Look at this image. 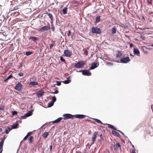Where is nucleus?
I'll return each mask as SVG.
<instances>
[{"mask_svg": "<svg viewBox=\"0 0 153 153\" xmlns=\"http://www.w3.org/2000/svg\"><path fill=\"white\" fill-rule=\"evenodd\" d=\"M76 72H82V74L84 75L90 76L91 75V73L89 70H80L79 71H77Z\"/></svg>", "mask_w": 153, "mask_h": 153, "instance_id": "1", "label": "nucleus"}, {"mask_svg": "<svg viewBox=\"0 0 153 153\" xmlns=\"http://www.w3.org/2000/svg\"><path fill=\"white\" fill-rule=\"evenodd\" d=\"M91 31L92 33L96 34H100L101 32L100 29L96 27H92Z\"/></svg>", "mask_w": 153, "mask_h": 153, "instance_id": "2", "label": "nucleus"}, {"mask_svg": "<svg viewBox=\"0 0 153 153\" xmlns=\"http://www.w3.org/2000/svg\"><path fill=\"white\" fill-rule=\"evenodd\" d=\"M84 65L83 61H79L75 65L74 67L77 68H82Z\"/></svg>", "mask_w": 153, "mask_h": 153, "instance_id": "3", "label": "nucleus"}, {"mask_svg": "<svg viewBox=\"0 0 153 153\" xmlns=\"http://www.w3.org/2000/svg\"><path fill=\"white\" fill-rule=\"evenodd\" d=\"M130 60L128 57H127L125 58H122L120 59V62L124 63H128Z\"/></svg>", "mask_w": 153, "mask_h": 153, "instance_id": "4", "label": "nucleus"}, {"mask_svg": "<svg viewBox=\"0 0 153 153\" xmlns=\"http://www.w3.org/2000/svg\"><path fill=\"white\" fill-rule=\"evenodd\" d=\"M50 29V26L49 24L48 25L42 27L40 28L39 30L41 31H47Z\"/></svg>", "mask_w": 153, "mask_h": 153, "instance_id": "5", "label": "nucleus"}, {"mask_svg": "<svg viewBox=\"0 0 153 153\" xmlns=\"http://www.w3.org/2000/svg\"><path fill=\"white\" fill-rule=\"evenodd\" d=\"M22 87V84L20 83H19L16 84V87L14 88L19 91L21 90Z\"/></svg>", "mask_w": 153, "mask_h": 153, "instance_id": "6", "label": "nucleus"}, {"mask_svg": "<svg viewBox=\"0 0 153 153\" xmlns=\"http://www.w3.org/2000/svg\"><path fill=\"white\" fill-rule=\"evenodd\" d=\"M98 133L97 131L94 132L93 133V136L92 137V144L94 143L96 139V137L97 134Z\"/></svg>", "mask_w": 153, "mask_h": 153, "instance_id": "7", "label": "nucleus"}, {"mask_svg": "<svg viewBox=\"0 0 153 153\" xmlns=\"http://www.w3.org/2000/svg\"><path fill=\"white\" fill-rule=\"evenodd\" d=\"M63 116L65 117V119H66L71 118L73 117L74 116L70 114H63Z\"/></svg>", "mask_w": 153, "mask_h": 153, "instance_id": "8", "label": "nucleus"}, {"mask_svg": "<svg viewBox=\"0 0 153 153\" xmlns=\"http://www.w3.org/2000/svg\"><path fill=\"white\" fill-rule=\"evenodd\" d=\"M64 54L66 57H69L71 56L70 52L68 50H65L64 51Z\"/></svg>", "mask_w": 153, "mask_h": 153, "instance_id": "9", "label": "nucleus"}, {"mask_svg": "<svg viewBox=\"0 0 153 153\" xmlns=\"http://www.w3.org/2000/svg\"><path fill=\"white\" fill-rule=\"evenodd\" d=\"M76 118L82 119L85 116V115L83 114H76L74 116Z\"/></svg>", "mask_w": 153, "mask_h": 153, "instance_id": "10", "label": "nucleus"}, {"mask_svg": "<svg viewBox=\"0 0 153 153\" xmlns=\"http://www.w3.org/2000/svg\"><path fill=\"white\" fill-rule=\"evenodd\" d=\"M44 93L43 91H40L37 93V96L38 97H40L43 95Z\"/></svg>", "mask_w": 153, "mask_h": 153, "instance_id": "11", "label": "nucleus"}, {"mask_svg": "<svg viewBox=\"0 0 153 153\" xmlns=\"http://www.w3.org/2000/svg\"><path fill=\"white\" fill-rule=\"evenodd\" d=\"M114 148L115 150L117 151L118 150V147H120L121 146L120 144L119 143H117L114 145Z\"/></svg>", "mask_w": 153, "mask_h": 153, "instance_id": "12", "label": "nucleus"}, {"mask_svg": "<svg viewBox=\"0 0 153 153\" xmlns=\"http://www.w3.org/2000/svg\"><path fill=\"white\" fill-rule=\"evenodd\" d=\"M98 66V65H97V63L94 62L92 64L91 66L90 67V68H89V69L90 70L94 69H95V68H97Z\"/></svg>", "mask_w": 153, "mask_h": 153, "instance_id": "13", "label": "nucleus"}, {"mask_svg": "<svg viewBox=\"0 0 153 153\" xmlns=\"http://www.w3.org/2000/svg\"><path fill=\"white\" fill-rule=\"evenodd\" d=\"M134 52L135 54L139 56L140 54V51L137 48H134Z\"/></svg>", "mask_w": 153, "mask_h": 153, "instance_id": "14", "label": "nucleus"}, {"mask_svg": "<svg viewBox=\"0 0 153 153\" xmlns=\"http://www.w3.org/2000/svg\"><path fill=\"white\" fill-rule=\"evenodd\" d=\"M30 39H32L33 41L35 42L36 40H38L39 38L36 37H33V36H31L30 37Z\"/></svg>", "mask_w": 153, "mask_h": 153, "instance_id": "15", "label": "nucleus"}, {"mask_svg": "<svg viewBox=\"0 0 153 153\" xmlns=\"http://www.w3.org/2000/svg\"><path fill=\"white\" fill-rule=\"evenodd\" d=\"M29 85H31L33 86H34L35 85H38V83L36 82H31L29 83Z\"/></svg>", "mask_w": 153, "mask_h": 153, "instance_id": "16", "label": "nucleus"}, {"mask_svg": "<svg viewBox=\"0 0 153 153\" xmlns=\"http://www.w3.org/2000/svg\"><path fill=\"white\" fill-rule=\"evenodd\" d=\"M116 28L115 26H114L111 30V34H114L116 33Z\"/></svg>", "mask_w": 153, "mask_h": 153, "instance_id": "17", "label": "nucleus"}, {"mask_svg": "<svg viewBox=\"0 0 153 153\" xmlns=\"http://www.w3.org/2000/svg\"><path fill=\"white\" fill-rule=\"evenodd\" d=\"M62 119V117H59L55 120L53 121L52 123H59L60 122Z\"/></svg>", "mask_w": 153, "mask_h": 153, "instance_id": "18", "label": "nucleus"}, {"mask_svg": "<svg viewBox=\"0 0 153 153\" xmlns=\"http://www.w3.org/2000/svg\"><path fill=\"white\" fill-rule=\"evenodd\" d=\"M18 125V123L17 121H16L15 123H14L12 126V128L13 129H15L17 128Z\"/></svg>", "mask_w": 153, "mask_h": 153, "instance_id": "19", "label": "nucleus"}, {"mask_svg": "<svg viewBox=\"0 0 153 153\" xmlns=\"http://www.w3.org/2000/svg\"><path fill=\"white\" fill-rule=\"evenodd\" d=\"M112 134L114 136L118 137L120 135V134L116 132L115 131L112 130L111 131Z\"/></svg>", "mask_w": 153, "mask_h": 153, "instance_id": "20", "label": "nucleus"}, {"mask_svg": "<svg viewBox=\"0 0 153 153\" xmlns=\"http://www.w3.org/2000/svg\"><path fill=\"white\" fill-rule=\"evenodd\" d=\"M32 112L31 111H29L27 113H26L25 115V116L26 117H29L31 115H32Z\"/></svg>", "mask_w": 153, "mask_h": 153, "instance_id": "21", "label": "nucleus"}, {"mask_svg": "<svg viewBox=\"0 0 153 153\" xmlns=\"http://www.w3.org/2000/svg\"><path fill=\"white\" fill-rule=\"evenodd\" d=\"M67 8L64 7L62 9V13L64 14H67Z\"/></svg>", "mask_w": 153, "mask_h": 153, "instance_id": "22", "label": "nucleus"}, {"mask_svg": "<svg viewBox=\"0 0 153 153\" xmlns=\"http://www.w3.org/2000/svg\"><path fill=\"white\" fill-rule=\"evenodd\" d=\"M11 129L9 127H8L5 129V133L6 134H8L9 132L11 131Z\"/></svg>", "mask_w": 153, "mask_h": 153, "instance_id": "23", "label": "nucleus"}, {"mask_svg": "<svg viewBox=\"0 0 153 153\" xmlns=\"http://www.w3.org/2000/svg\"><path fill=\"white\" fill-rule=\"evenodd\" d=\"M54 103L51 101L48 103V107H50L53 105Z\"/></svg>", "mask_w": 153, "mask_h": 153, "instance_id": "24", "label": "nucleus"}, {"mask_svg": "<svg viewBox=\"0 0 153 153\" xmlns=\"http://www.w3.org/2000/svg\"><path fill=\"white\" fill-rule=\"evenodd\" d=\"M48 135L49 134L48 132H45L43 134L42 136L45 138H46Z\"/></svg>", "mask_w": 153, "mask_h": 153, "instance_id": "25", "label": "nucleus"}, {"mask_svg": "<svg viewBox=\"0 0 153 153\" xmlns=\"http://www.w3.org/2000/svg\"><path fill=\"white\" fill-rule=\"evenodd\" d=\"M93 120L97 123H100L101 124H103L99 120L97 119L94 118Z\"/></svg>", "mask_w": 153, "mask_h": 153, "instance_id": "26", "label": "nucleus"}, {"mask_svg": "<svg viewBox=\"0 0 153 153\" xmlns=\"http://www.w3.org/2000/svg\"><path fill=\"white\" fill-rule=\"evenodd\" d=\"M107 124L108 126V128H111L112 129H113L114 130H117L116 129V128L113 126L112 125H111V124Z\"/></svg>", "mask_w": 153, "mask_h": 153, "instance_id": "27", "label": "nucleus"}, {"mask_svg": "<svg viewBox=\"0 0 153 153\" xmlns=\"http://www.w3.org/2000/svg\"><path fill=\"white\" fill-rule=\"evenodd\" d=\"M122 55V53L120 51H118L117 53L116 54V56L117 57H120Z\"/></svg>", "mask_w": 153, "mask_h": 153, "instance_id": "28", "label": "nucleus"}, {"mask_svg": "<svg viewBox=\"0 0 153 153\" xmlns=\"http://www.w3.org/2000/svg\"><path fill=\"white\" fill-rule=\"evenodd\" d=\"M71 81V80L68 79H67V80H65L63 81V82L64 84H68L69 83H70Z\"/></svg>", "mask_w": 153, "mask_h": 153, "instance_id": "29", "label": "nucleus"}, {"mask_svg": "<svg viewBox=\"0 0 153 153\" xmlns=\"http://www.w3.org/2000/svg\"><path fill=\"white\" fill-rule=\"evenodd\" d=\"M100 21V16H97L96 17V22L98 23Z\"/></svg>", "mask_w": 153, "mask_h": 153, "instance_id": "30", "label": "nucleus"}, {"mask_svg": "<svg viewBox=\"0 0 153 153\" xmlns=\"http://www.w3.org/2000/svg\"><path fill=\"white\" fill-rule=\"evenodd\" d=\"M33 137L31 136H30V137L28 138V140L30 143H32V141L33 140Z\"/></svg>", "mask_w": 153, "mask_h": 153, "instance_id": "31", "label": "nucleus"}, {"mask_svg": "<svg viewBox=\"0 0 153 153\" xmlns=\"http://www.w3.org/2000/svg\"><path fill=\"white\" fill-rule=\"evenodd\" d=\"M48 16L49 18L51 19V20H53V18L52 14L50 13L48 14Z\"/></svg>", "mask_w": 153, "mask_h": 153, "instance_id": "32", "label": "nucleus"}, {"mask_svg": "<svg viewBox=\"0 0 153 153\" xmlns=\"http://www.w3.org/2000/svg\"><path fill=\"white\" fill-rule=\"evenodd\" d=\"M32 53V52L31 51H27L26 52L25 54L27 56H29Z\"/></svg>", "mask_w": 153, "mask_h": 153, "instance_id": "33", "label": "nucleus"}, {"mask_svg": "<svg viewBox=\"0 0 153 153\" xmlns=\"http://www.w3.org/2000/svg\"><path fill=\"white\" fill-rule=\"evenodd\" d=\"M4 141V139L2 140L0 143V146L3 147V143Z\"/></svg>", "mask_w": 153, "mask_h": 153, "instance_id": "34", "label": "nucleus"}, {"mask_svg": "<svg viewBox=\"0 0 153 153\" xmlns=\"http://www.w3.org/2000/svg\"><path fill=\"white\" fill-rule=\"evenodd\" d=\"M56 101V97L55 96H53V97L51 101L54 103L55 101Z\"/></svg>", "mask_w": 153, "mask_h": 153, "instance_id": "35", "label": "nucleus"}, {"mask_svg": "<svg viewBox=\"0 0 153 153\" xmlns=\"http://www.w3.org/2000/svg\"><path fill=\"white\" fill-rule=\"evenodd\" d=\"M51 29L53 31H54V27L53 25V24H52L51 25Z\"/></svg>", "mask_w": 153, "mask_h": 153, "instance_id": "36", "label": "nucleus"}, {"mask_svg": "<svg viewBox=\"0 0 153 153\" xmlns=\"http://www.w3.org/2000/svg\"><path fill=\"white\" fill-rule=\"evenodd\" d=\"M56 85H57V86H59L61 85V82L60 81H56Z\"/></svg>", "mask_w": 153, "mask_h": 153, "instance_id": "37", "label": "nucleus"}, {"mask_svg": "<svg viewBox=\"0 0 153 153\" xmlns=\"http://www.w3.org/2000/svg\"><path fill=\"white\" fill-rule=\"evenodd\" d=\"M60 60L62 62H64L65 61V59L63 58L62 56L60 57Z\"/></svg>", "mask_w": 153, "mask_h": 153, "instance_id": "38", "label": "nucleus"}, {"mask_svg": "<svg viewBox=\"0 0 153 153\" xmlns=\"http://www.w3.org/2000/svg\"><path fill=\"white\" fill-rule=\"evenodd\" d=\"M18 6H15L14 7L13 9V10H15L18 9Z\"/></svg>", "mask_w": 153, "mask_h": 153, "instance_id": "39", "label": "nucleus"}, {"mask_svg": "<svg viewBox=\"0 0 153 153\" xmlns=\"http://www.w3.org/2000/svg\"><path fill=\"white\" fill-rule=\"evenodd\" d=\"M18 75L20 76H22L24 75V74L22 73H20L18 74Z\"/></svg>", "mask_w": 153, "mask_h": 153, "instance_id": "40", "label": "nucleus"}, {"mask_svg": "<svg viewBox=\"0 0 153 153\" xmlns=\"http://www.w3.org/2000/svg\"><path fill=\"white\" fill-rule=\"evenodd\" d=\"M55 91L54 92L53 94H57L59 93V91L55 89Z\"/></svg>", "mask_w": 153, "mask_h": 153, "instance_id": "41", "label": "nucleus"}, {"mask_svg": "<svg viewBox=\"0 0 153 153\" xmlns=\"http://www.w3.org/2000/svg\"><path fill=\"white\" fill-rule=\"evenodd\" d=\"M17 114V112L16 111H14L13 112V114L14 115H16Z\"/></svg>", "mask_w": 153, "mask_h": 153, "instance_id": "42", "label": "nucleus"}, {"mask_svg": "<svg viewBox=\"0 0 153 153\" xmlns=\"http://www.w3.org/2000/svg\"><path fill=\"white\" fill-rule=\"evenodd\" d=\"M31 134V132H29L27 133L26 136L28 137L29 136H30Z\"/></svg>", "mask_w": 153, "mask_h": 153, "instance_id": "43", "label": "nucleus"}, {"mask_svg": "<svg viewBox=\"0 0 153 153\" xmlns=\"http://www.w3.org/2000/svg\"><path fill=\"white\" fill-rule=\"evenodd\" d=\"M13 76L11 74L9 75L7 78V79H8L10 78H11Z\"/></svg>", "mask_w": 153, "mask_h": 153, "instance_id": "44", "label": "nucleus"}, {"mask_svg": "<svg viewBox=\"0 0 153 153\" xmlns=\"http://www.w3.org/2000/svg\"><path fill=\"white\" fill-rule=\"evenodd\" d=\"M71 33V31L70 30H69L68 31V33L67 34V35L68 36H70V34Z\"/></svg>", "mask_w": 153, "mask_h": 153, "instance_id": "45", "label": "nucleus"}, {"mask_svg": "<svg viewBox=\"0 0 153 153\" xmlns=\"http://www.w3.org/2000/svg\"><path fill=\"white\" fill-rule=\"evenodd\" d=\"M2 148H3V147H0V150H1L0 153H2Z\"/></svg>", "mask_w": 153, "mask_h": 153, "instance_id": "46", "label": "nucleus"}, {"mask_svg": "<svg viewBox=\"0 0 153 153\" xmlns=\"http://www.w3.org/2000/svg\"><path fill=\"white\" fill-rule=\"evenodd\" d=\"M28 137L26 135L24 138L23 140H26L27 138Z\"/></svg>", "mask_w": 153, "mask_h": 153, "instance_id": "47", "label": "nucleus"}, {"mask_svg": "<svg viewBox=\"0 0 153 153\" xmlns=\"http://www.w3.org/2000/svg\"><path fill=\"white\" fill-rule=\"evenodd\" d=\"M4 109V107L1 106L0 107V110H3Z\"/></svg>", "mask_w": 153, "mask_h": 153, "instance_id": "48", "label": "nucleus"}, {"mask_svg": "<svg viewBox=\"0 0 153 153\" xmlns=\"http://www.w3.org/2000/svg\"><path fill=\"white\" fill-rule=\"evenodd\" d=\"M140 37L141 39H144L145 38V37L144 36H143L142 35L140 36Z\"/></svg>", "mask_w": 153, "mask_h": 153, "instance_id": "49", "label": "nucleus"}, {"mask_svg": "<svg viewBox=\"0 0 153 153\" xmlns=\"http://www.w3.org/2000/svg\"><path fill=\"white\" fill-rule=\"evenodd\" d=\"M100 139L102 140H103L102 136V134H101L100 135Z\"/></svg>", "mask_w": 153, "mask_h": 153, "instance_id": "50", "label": "nucleus"}, {"mask_svg": "<svg viewBox=\"0 0 153 153\" xmlns=\"http://www.w3.org/2000/svg\"><path fill=\"white\" fill-rule=\"evenodd\" d=\"M53 44H51L50 46V49H51L53 47Z\"/></svg>", "mask_w": 153, "mask_h": 153, "instance_id": "51", "label": "nucleus"}, {"mask_svg": "<svg viewBox=\"0 0 153 153\" xmlns=\"http://www.w3.org/2000/svg\"><path fill=\"white\" fill-rule=\"evenodd\" d=\"M52 147H53V146H52V145H51L50 146V150H51L52 149Z\"/></svg>", "mask_w": 153, "mask_h": 153, "instance_id": "52", "label": "nucleus"}, {"mask_svg": "<svg viewBox=\"0 0 153 153\" xmlns=\"http://www.w3.org/2000/svg\"><path fill=\"white\" fill-rule=\"evenodd\" d=\"M133 46V45L132 44H130V47L131 48Z\"/></svg>", "mask_w": 153, "mask_h": 153, "instance_id": "53", "label": "nucleus"}, {"mask_svg": "<svg viewBox=\"0 0 153 153\" xmlns=\"http://www.w3.org/2000/svg\"><path fill=\"white\" fill-rule=\"evenodd\" d=\"M85 53L87 55L88 54V51L87 50H85Z\"/></svg>", "mask_w": 153, "mask_h": 153, "instance_id": "54", "label": "nucleus"}, {"mask_svg": "<svg viewBox=\"0 0 153 153\" xmlns=\"http://www.w3.org/2000/svg\"><path fill=\"white\" fill-rule=\"evenodd\" d=\"M51 25L53 24V20H51Z\"/></svg>", "mask_w": 153, "mask_h": 153, "instance_id": "55", "label": "nucleus"}, {"mask_svg": "<svg viewBox=\"0 0 153 153\" xmlns=\"http://www.w3.org/2000/svg\"><path fill=\"white\" fill-rule=\"evenodd\" d=\"M132 153H136V152L134 150H133Z\"/></svg>", "mask_w": 153, "mask_h": 153, "instance_id": "56", "label": "nucleus"}, {"mask_svg": "<svg viewBox=\"0 0 153 153\" xmlns=\"http://www.w3.org/2000/svg\"><path fill=\"white\" fill-rule=\"evenodd\" d=\"M148 1L149 3H150L151 2V0H148Z\"/></svg>", "mask_w": 153, "mask_h": 153, "instance_id": "57", "label": "nucleus"}, {"mask_svg": "<svg viewBox=\"0 0 153 153\" xmlns=\"http://www.w3.org/2000/svg\"><path fill=\"white\" fill-rule=\"evenodd\" d=\"M149 46H152V47H153V44H152V45H148Z\"/></svg>", "mask_w": 153, "mask_h": 153, "instance_id": "58", "label": "nucleus"}, {"mask_svg": "<svg viewBox=\"0 0 153 153\" xmlns=\"http://www.w3.org/2000/svg\"><path fill=\"white\" fill-rule=\"evenodd\" d=\"M7 80L8 79H7V78L4 80V82H6Z\"/></svg>", "mask_w": 153, "mask_h": 153, "instance_id": "59", "label": "nucleus"}, {"mask_svg": "<svg viewBox=\"0 0 153 153\" xmlns=\"http://www.w3.org/2000/svg\"><path fill=\"white\" fill-rule=\"evenodd\" d=\"M2 131V129L0 128V132H1Z\"/></svg>", "mask_w": 153, "mask_h": 153, "instance_id": "60", "label": "nucleus"}, {"mask_svg": "<svg viewBox=\"0 0 153 153\" xmlns=\"http://www.w3.org/2000/svg\"><path fill=\"white\" fill-rule=\"evenodd\" d=\"M120 131V132L121 133H122V134H123V135H124V134L123 132H122V131Z\"/></svg>", "mask_w": 153, "mask_h": 153, "instance_id": "61", "label": "nucleus"}, {"mask_svg": "<svg viewBox=\"0 0 153 153\" xmlns=\"http://www.w3.org/2000/svg\"><path fill=\"white\" fill-rule=\"evenodd\" d=\"M130 55L132 56H133V55H132L131 54H130Z\"/></svg>", "mask_w": 153, "mask_h": 153, "instance_id": "62", "label": "nucleus"}, {"mask_svg": "<svg viewBox=\"0 0 153 153\" xmlns=\"http://www.w3.org/2000/svg\"><path fill=\"white\" fill-rule=\"evenodd\" d=\"M1 40V39H0V40Z\"/></svg>", "mask_w": 153, "mask_h": 153, "instance_id": "63", "label": "nucleus"}]
</instances>
